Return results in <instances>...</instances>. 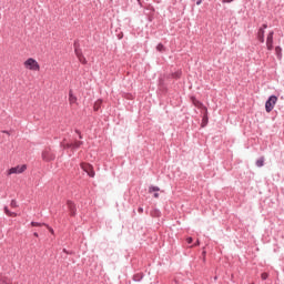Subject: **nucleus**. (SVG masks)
Segmentation results:
<instances>
[{"mask_svg":"<svg viewBox=\"0 0 284 284\" xmlns=\"http://www.w3.org/2000/svg\"><path fill=\"white\" fill-rule=\"evenodd\" d=\"M27 70H31L32 72H39L41 70V65L33 58H29L23 63Z\"/></svg>","mask_w":284,"mask_h":284,"instance_id":"nucleus-1","label":"nucleus"},{"mask_svg":"<svg viewBox=\"0 0 284 284\" xmlns=\"http://www.w3.org/2000/svg\"><path fill=\"white\" fill-rule=\"evenodd\" d=\"M54 159H57V155L54 154V152H52V149L45 148L42 151V161L50 163V161H54Z\"/></svg>","mask_w":284,"mask_h":284,"instance_id":"nucleus-2","label":"nucleus"},{"mask_svg":"<svg viewBox=\"0 0 284 284\" xmlns=\"http://www.w3.org/2000/svg\"><path fill=\"white\" fill-rule=\"evenodd\" d=\"M278 101V98L276 95H271L266 102H265V111L266 112H272L274 110L276 103Z\"/></svg>","mask_w":284,"mask_h":284,"instance_id":"nucleus-3","label":"nucleus"},{"mask_svg":"<svg viewBox=\"0 0 284 284\" xmlns=\"http://www.w3.org/2000/svg\"><path fill=\"white\" fill-rule=\"evenodd\" d=\"M80 168L83 170V172L88 173V176L94 179V168L90 163L82 162Z\"/></svg>","mask_w":284,"mask_h":284,"instance_id":"nucleus-4","label":"nucleus"},{"mask_svg":"<svg viewBox=\"0 0 284 284\" xmlns=\"http://www.w3.org/2000/svg\"><path fill=\"white\" fill-rule=\"evenodd\" d=\"M26 170H28V165L22 164V165H17L14 168H11L8 171V174H23V172H26Z\"/></svg>","mask_w":284,"mask_h":284,"instance_id":"nucleus-5","label":"nucleus"},{"mask_svg":"<svg viewBox=\"0 0 284 284\" xmlns=\"http://www.w3.org/2000/svg\"><path fill=\"white\" fill-rule=\"evenodd\" d=\"M265 30H267V24L264 23L257 31V40L260 43H265Z\"/></svg>","mask_w":284,"mask_h":284,"instance_id":"nucleus-6","label":"nucleus"},{"mask_svg":"<svg viewBox=\"0 0 284 284\" xmlns=\"http://www.w3.org/2000/svg\"><path fill=\"white\" fill-rule=\"evenodd\" d=\"M266 48L267 50H274V31H271L266 37Z\"/></svg>","mask_w":284,"mask_h":284,"instance_id":"nucleus-7","label":"nucleus"},{"mask_svg":"<svg viewBox=\"0 0 284 284\" xmlns=\"http://www.w3.org/2000/svg\"><path fill=\"white\" fill-rule=\"evenodd\" d=\"M67 205L70 212V216H77V204L74 202L68 200Z\"/></svg>","mask_w":284,"mask_h":284,"instance_id":"nucleus-8","label":"nucleus"},{"mask_svg":"<svg viewBox=\"0 0 284 284\" xmlns=\"http://www.w3.org/2000/svg\"><path fill=\"white\" fill-rule=\"evenodd\" d=\"M77 95L72 92V90L69 91V103L70 105H77L78 104Z\"/></svg>","mask_w":284,"mask_h":284,"instance_id":"nucleus-9","label":"nucleus"},{"mask_svg":"<svg viewBox=\"0 0 284 284\" xmlns=\"http://www.w3.org/2000/svg\"><path fill=\"white\" fill-rule=\"evenodd\" d=\"M193 105H195V108H199V110H203V111L207 112V106H204L203 102H201L196 99H193Z\"/></svg>","mask_w":284,"mask_h":284,"instance_id":"nucleus-10","label":"nucleus"},{"mask_svg":"<svg viewBox=\"0 0 284 284\" xmlns=\"http://www.w3.org/2000/svg\"><path fill=\"white\" fill-rule=\"evenodd\" d=\"M60 148L63 150H72V143H67L65 139L60 143Z\"/></svg>","mask_w":284,"mask_h":284,"instance_id":"nucleus-11","label":"nucleus"},{"mask_svg":"<svg viewBox=\"0 0 284 284\" xmlns=\"http://www.w3.org/2000/svg\"><path fill=\"white\" fill-rule=\"evenodd\" d=\"M74 52L78 58L83 57V51H81V49L79 48V44L77 42H74Z\"/></svg>","mask_w":284,"mask_h":284,"instance_id":"nucleus-12","label":"nucleus"},{"mask_svg":"<svg viewBox=\"0 0 284 284\" xmlns=\"http://www.w3.org/2000/svg\"><path fill=\"white\" fill-rule=\"evenodd\" d=\"M143 273H138V274H134L133 275V281L135 282V283H141V281H143Z\"/></svg>","mask_w":284,"mask_h":284,"instance_id":"nucleus-13","label":"nucleus"},{"mask_svg":"<svg viewBox=\"0 0 284 284\" xmlns=\"http://www.w3.org/2000/svg\"><path fill=\"white\" fill-rule=\"evenodd\" d=\"M209 123V118H207V109L206 112L204 111L203 118H202V128H205Z\"/></svg>","mask_w":284,"mask_h":284,"instance_id":"nucleus-14","label":"nucleus"},{"mask_svg":"<svg viewBox=\"0 0 284 284\" xmlns=\"http://www.w3.org/2000/svg\"><path fill=\"white\" fill-rule=\"evenodd\" d=\"M277 59H283V49L281 47L275 48Z\"/></svg>","mask_w":284,"mask_h":284,"instance_id":"nucleus-15","label":"nucleus"},{"mask_svg":"<svg viewBox=\"0 0 284 284\" xmlns=\"http://www.w3.org/2000/svg\"><path fill=\"white\" fill-rule=\"evenodd\" d=\"M72 145V150H79V148H81V145H83V141H75L73 143H71Z\"/></svg>","mask_w":284,"mask_h":284,"instance_id":"nucleus-16","label":"nucleus"},{"mask_svg":"<svg viewBox=\"0 0 284 284\" xmlns=\"http://www.w3.org/2000/svg\"><path fill=\"white\" fill-rule=\"evenodd\" d=\"M256 168H263V165H265V158H260L256 162H255Z\"/></svg>","mask_w":284,"mask_h":284,"instance_id":"nucleus-17","label":"nucleus"},{"mask_svg":"<svg viewBox=\"0 0 284 284\" xmlns=\"http://www.w3.org/2000/svg\"><path fill=\"white\" fill-rule=\"evenodd\" d=\"M4 214H7V216H17V213L11 212L8 206H4Z\"/></svg>","mask_w":284,"mask_h":284,"instance_id":"nucleus-18","label":"nucleus"},{"mask_svg":"<svg viewBox=\"0 0 284 284\" xmlns=\"http://www.w3.org/2000/svg\"><path fill=\"white\" fill-rule=\"evenodd\" d=\"M101 103H103V101L101 100H98L95 103H94V111L95 112H99V110L101 109Z\"/></svg>","mask_w":284,"mask_h":284,"instance_id":"nucleus-19","label":"nucleus"},{"mask_svg":"<svg viewBox=\"0 0 284 284\" xmlns=\"http://www.w3.org/2000/svg\"><path fill=\"white\" fill-rule=\"evenodd\" d=\"M78 59H79L80 63H82V65L88 64V60L85 59V55H80Z\"/></svg>","mask_w":284,"mask_h":284,"instance_id":"nucleus-20","label":"nucleus"},{"mask_svg":"<svg viewBox=\"0 0 284 284\" xmlns=\"http://www.w3.org/2000/svg\"><path fill=\"white\" fill-rule=\"evenodd\" d=\"M160 191H161V189L159 186H150L149 187L150 194H152V192H160Z\"/></svg>","mask_w":284,"mask_h":284,"instance_id":"nucleus-21","label":"nucleus"},{"mask_svg":"<svg viewBox=\"0 0 284 284\" xmlns=\"http://www.w3.org/2000/svg\"><path fill=\"white\" fill-rule=\"evenodd\" d=\"M31 225H32V227H42V225H44V227H45V223H39V222H31Z\"/></svg>","mask_w":284,"mask_h":284,"instance_id":"nucleus-22","label":"nucleus"},{"mask_svg":"<svg viewBox=\"0 0 284 284\" xmlns=\"http://www.w3.org/2000/svg\"><path fill=\"white\" fill-rule=\"evenodd\" d=\"M156 50H158V52H164L165 51V47L163 45V43H159L156 45Z\"/></svg>","mask_w":284,"mask_h":284,"instance_id":"nucleus-23","label":"nucleus"},{"mask_svg":"<svg viewBox=\"0 0 284 284\" xmlns=\"http://www.w3.org/2000/svg\"><path fill=\"white\" fill-rule=\"evenodd\" d=\"M181 74H183V72L181 70L175 71L174 73H172L173 79H179L181 77Z\"/></svg>","mask_w":284,"mask_h":284,"instance_id":"nucleus-24","label":"nucleus"},{"mask_svg":"<svg viewBox=\"0 0 284 284\" xmlns=\"http://www.w3.org/2000/svg\"><path fill=\"white\" fill-rule=\"evenodd\" d=\"M268 277H270V274H267V273H262L261 274L262 281H267Z\"/></svg>","mask_w":284,"mask_h":284,"instance_id":"nucleus-25","label":"nucleus"},{"mask_svg":"<svg viewBox=\"0 0 284 284\" xmlns=\"http://www.w3.org/2000/svg\"><path fill=\"white\" fill-rule=\"evenodd\" d=\"M0 283L1 284H10V282L8 280H6V277L0 276Z\"/></svg>","mask_w":284,"mask_h":284,"instance_id":"nucleus-26","label":"nucleus"},{"mask_svg":"<svg viewBox=\"0 0 284 284\" xmlns=\"http://www.w3.org/2000/svg\"><path fill=\"white\" fill-rule=\"evenodd\" d=\"M10 206L11 207H17V200H12L11 203H10Z\"/></svg>","mask_w":284,"mask_h":284,"instance_id":"nucleus-27","label":"nucleus"},{"mask_svg":"<svg viewBox=\"0 0 284 284\" xmlns=\"http://www.w3.org/2000/svg\"><path fill=\"white\" fill-rule=\"evenodd\" d=\"M44 227H47L49 230V232H51L52 234H54V229L50 227V225H45Z\"/></svg>","mask_w":284,"mask_h":284,"instance_id":"nucleus-28","label":"nucleus"},{"mask_svg":"<svg viewBox=\"0 0 284 284\" xmlns=\"http://www.w3.org/2000/svg\"><path fill=\"white\" fill-rule=\"evenodd\" d=\"M77 134L79 135V139H83V135H81V131L75 130Z\"/></svg>","mask_w":284,"mask_h":284,"instance_id":"nucleus-29","label":"nucleus"},{"mask_svg":"<svg viewBox=\"0 0 284 284\" xmlns=\"http://www.w3.org/2000/svg\"><path fill=\"white\" fill-rule=\"evenodd\" d=\"M192 241H193L192 237H187V239H186V243H187L189 245H191Z\"/></svg>","mask_w":284,"mask_h":284,"instance_id":"nucleus-30","label":"nucleus"},{"mask_svg":"<svg viewBox=\"0 0 284 284\" xmlns=\"http://www.w3.org/2000/svg\"><path fill=\"white\" fill-rule=\"evenodd\" d=\"M234 0H222V3H232Z\"/></svg>","mask_w":284,"mask_h":284,"instance_id":"nucleus-31","label":"nucleus"},{"mask_svg":"<svg viewBox=\"0 0 284 284\" xmlns=\"http://www.w3.org/2000/svg\"><path fill=\"white\" fill-rule=\"evenodd\" d=\"M139 214H143V207L138 209Z\"/></svg>","mask_w":284,"mask_h":284,"instance_id":"nucleus-32","label":"nucleus"},{"mask_svg":"<svg viewBox=\"0 0 284 284\" xmlns=\"http://www.w3.org/2000/svg\"><path fill=\"white\" fill-rule=\"evenodd\" d=\"M203 3V0H197L196 6H201Z\"/></svg>","mask_w":284,"mask_h":284,"instance_id":"nucleus-33","label":"nucleus"},{"mask_svg":"<svg viewBox=\"0 0 284 284\" xmlns=\"http://www.w3.org/2000/svg\"><path fill=\"white\" fill-rule=\"evenodd\" d=\"M154 199H159V193L153 194Z\"/></svg>","mask_w":284,"mask_h":284,"instance_id":"nucleus-34","label":"nucleus"},{"mask_svg":"<svg viewBox=\"0 0 284 284\" xmlns=\"http://www.w3.org/2000/svg\"><path fill=\"white\" fill-rule=\"evenodd\" d=\"M33 236H36V239H39V233H33Z\"/></svg>","mask_w":284,"mask_h":284,"instance_id":"nucleus-35","label":"nucleus"},{"mask_svg":"<svg viewBox=\"0 0 284 284\" xmlns=\"http://www.w3.org/2000/svg\"><path fill=\"white\" fill-rule=\"evenodd\" d=\"M196 244L199 245V241L196 242Z\"/></svg>","mask_w":284,"mask_h":284,"instance_id":"nucleus-36","label":"nucleus"},{"mask_svg":"<svg viewBox=\"0 0 284 284\" xmlns=\"http://www.w3.org/2000/svg\"><path fill=\"white\" fill-rule=\"evenodd\" d=\"M196 244L199 245V241L196 242Z\"/></svg>","mask_w":284,"mask_h":284,"instance_id":"nucleus-37","label":"nucleus"}]
</instances>
